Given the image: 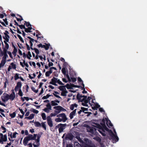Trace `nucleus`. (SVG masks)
I'll list each match as a JSON object with an SVG mask.
<instances>
[{
	"label": "nucleus",
	"instance_id": "nucleus-1",
	"mask_svg": "<svg viewBox=\"0 0 147 147\" xmlns=\"http://www.w3.org/2000/svg\"><path fill=\"white\" fill-rule=\"evenodd\" d=\"M102 129H101V130L98 129V131L103 136H105L106 134L105 133V130L108 131L109 133V134H110V131L111 129H109L105 125L103 127H102Z\"/></svg>",
	"mask_w": 147,
	"mask_h": 147
},
{
	"label": "nucleus",
	"instance_id": "nucleus-2",
	"mask_svg": "<svg viewBox=\"0 0 147 147\" xmlns=\"http://www.w3.org/2000/svg\"><path fill=\"white\" fill-rule=\"evenodd\" d=\"M87 96L85 95H81L79 93H78L77 95V98L79 101L81 102H84L85 99L87 98Z\"/></svg>",
	"mask_w": 147,
	"mask_h": 147
},
{
	"label": "nucleus",
	"instance_id": "nucleus-3",
	"mask_svg": "<svg viewBox=\"0 0 147 147\" xmlns=\"http://www.w3.org/2000/svg\"><path fill=\"white\" fill-rule=\"evenodd\" d=\"M9 94L5 92L3 93L2 96L1 97L2 101L3 102L7 101L9 99Z\"/></svg>",
	"mask_w": 147,
	"mask_h": 147
},
{
	"label": "nucleus",
	"instance_id": "nucleus-4",
	"mask_svg": "<svg viewBox=\"0 0 147 147\" xmlns=\"http://www.w3.org/2000/svg\"><path fill=\"white\" fill-rule=\"evenodd\" d=\"M110 134H109L113 140H115L116 142H118L119 139L116 134H114L111 130H110Z\"/></svg>",
	"mask_w": 147,
	"mask_h": 147
},
{
	"label": "nucleus",
	"instance_id": "nucleus-5",
	"mask_svg": "<svg viewBox=\"0 0 147 147\" xmlns=\"http://www.w3.org/2000/svg\"><path fill=\"white\" fill-rule=\"evenodd\" d=\"M89 132L93 134L97 135L98 133L96 131L97 129L96 127H90Z\"/></svg>",
	"mask_w": 147,
	"mask_h": 147
},
{
	"label": "nucleus",
	"instance_id": "nucleus-6",
	"mask_svg": "<svg viewBox=\"0 0 147 147\" xmlns=\"http://www.w3.org/2000/svg\"><path fill=\"white\" fill-rule=\"evenodd\" d=\"M74 136L71 133H68L66 135L65 139L66 140H72L74 138Z\"/></svg>",
	"mask_w": 147,
	"mask_h": 147
},
{
	"label": "nucleus",
	"instance_id": "nucleus-7",
	"mask_svg": "<svg viewBox=\"0 0 147 147\" xmlns=\"http://www.w3.org/2000/svg\"><path fill=\"white\" fill-rule=\"evenodd\" d=\"M67 124L66 123H60V127L59 129V133H61L63 131L64 129H65V127L66 126Z\"/></svg>",
	"mask_w": 147,
	"mask_h": 147
},
{
	"label": "nucleus",
	"instance_id": "nucleus-8",
	"mask_svg": "<svg viewBox=\"0 0 147 147\" xmlns=\"http://www.w3.org/2000/svg\"><path fill=\"white\" fill-rule=\"evenodd\" d=\"M41 137L40 135H38L37 136V139H36L35 140L36 141V144H33V146L34 147H38L40 145V139Z\"/></svg>",
	"mask_w": 147,
	"mask_h": 147
},
{
	"label": "nucleus",
	"instance_id": "nucleus-9",
	"mask_svg": "<svg viewBox=\"0 0 147 147\" xmlns=\"http://www.w3.org/2000/svg\"><path fill=\"white\" fill-rule=\"evenodd\" d=\"M47 120L48 125L50 127H52L53 125V121L51 118L50 117V116L47 117Z\"/></svg>",
	"mask_w": 147,
	"mask_h": 147
},
{
	"label": "nucleus",
	"instance_id": "nucleus-10",
	"mask_svg": "<svg viewBox=\"0 0 147 147\" xmlns=\"http://www.w3.org/2000/svg\"><path fill=\"white\" fill-rule=\"evenodd\" d=\"M76 110L77 109H75L70 113L69 117L71 119H72L73 118L74 116L75 115Z\"/></svg>",
	"mask_w": 147,
	"mask_h": 147
},
{
	"label": "nucleus",
	"instance_id": "nucleus-11",
	"mask_svg": "<svg viewBox=\"0 0 147 147\" xmlns=\"http://www.w3.org/2000/svg\"><path fill=\"white\" fill-rule=\"evenodd\" d=\"M61 117L62 118V119L63 120V122H65L67 119V117L66 115L64 113H61Z\"/></svg>",
	"mask_w": 147,
	"mask_h": 147
},
{
	"label": "nucleus",
	"instance_id": "nucleus-12",
	"mask_svg": "<svg viewBox=\"0 0 147 147\" xmlns=\"http://www.w3.org/2000/svg\"><path fill=\"white\" fill-rule=\"evenodd\" d=\"M105 119H106V124L107 126L109 127H110V126H113V125L111 122L110 121L106 118H105Z\"/></svg>",
	"mask_w": 147,
	"mask_h": 147
},
{
	"label": "nucleus",
	"instance_id": "nucleus-13",
	"mask_svg": "<svg viewBox=\"0 0 147 147\" xmlns=\"http://www.w3.org/2000/svg\"><path fill=\"white\" fill-rule=\"evenodd\" d=\"M24 29H25V31L27 33L31 32V30L32 29L34 30V29H33L32 27H28V28H26L25 27Z\"/></svg>",
	"mask_w": 147,
	"mask_h": 147
},
{
	"label": "nucleus",
	"instance_id": "nucleus-14",
	"mask_svg": "<svg viewBox=\"0 0 147 147\" xmlns=\"http://www.w3.org/2000/svg\"><path fill=\"white\" fill-rule=\"evenodd\" d=\"M57 107V106H55L53 107V108L54 109H56L54 111V112H55V113H56L57 115V114L61 112V111L60 109L59 108H56V107Z\"/></svg>",
	"mask_w": 147,
	"mask_h": 147
},
{
	"label": "nucleus",
	"instance_id": "nucleus-15",
	"mask_svg": "<svg viewBox=\"0 0 147 147\" xmlns=\"http://www.w3.org/2000/svg\"><path fill=\"white\" fill-rule=\"evenodd\" d=\"M51 81L49 82L50 84H52L53 83H57V79L56 78L53 77V78L51 79Z\"/></svg>",
	"mask_w": 147,
	"mask_h": 147
},
{
	"label": "nucleus",
	"instance_id": "nucleus-16",
	"mask_svg": "<svg viewBox=\"0 0 147 147\" xmlns=\"http://www.w3.org/2000/svg\"><path fill=\"white\" fill-rule=\"evenodd\" d=\"M9 99L11 100L12 101L16 97L15 94H11L10 95H9Z\"/></svg>",
	"mask_w": 147,
	"mask_h": 147
},
{
	"label": "nucleus",
	"instance_id": "nucleus-17",
	"mask_svg": "<svg viewBox=\"0 0 147 147\" xmlns=\"http://www.w3.org/2000/svg\"><path fill=\"white\" fill-rule=\"evenodd\" d=\"M78 106V105L76 103L71 104L70 106V109L71 110H73L74 109V107L77 108Z\"/></svg>",
	"mask_w": 147,
	"mask_h": 147
},
{
	"label": "nucleus",
	"instance_id": "nucleus-18",
	"mask_svg": "<svg viewBox=\"0 0 147 147\" xmlns=\"http://www.w3.org/2000/svg\"><path fill=\"white\" fill-rule=\"evenodd\" d=\"M34 114H31L28 117H25V119H28L30 120L34 118Z\"/></svg>",
	"mask_w": 147,
	"mask_h": 147
},
{
	"label": "nucleus",
	"instance_id": "nucleus-19",
	"mask_svg": "<svg viewBox=\"0 0 147 147\" xmlns=\"http://www.w3.org/2000/svg\"><path fill=\"white\" fill-rule=\"evenodd\" d=\"M94 124L96 125V126H94V125H93V126L94 127H97L99 129V130H101V129H102V126H101L98 123H94Z\"/></svg>",
	"mask_w": 147,
	"mask_h": 147
},
{
	"label": "nucleus",
	"instance_id": "nucleus-20",
	"mask_svg": "<svg viewBox=\"0 0 147 147\" xmlns=\"http://www.w3.org/2000/svg\"><path fill=\"white\" fill-rule=\"evenodd\" d=\"M46 45H43V48H44L46 50H48L49 48V47L50 46V44L49 43V44H46L45 43Z\"/></svg>",
	"mask_w": 147,
	"mask_h": 147
},
{
	"label": "nucleus",
	"instance_id": "nucleus-21",
	"mask_svg": "<svg viewBox=\"0 0 147 147\" xmlns=\"http://www.w3.org/2000/svg\"><path fill=\"white\" fill-rule=\"evenodd\" d=\"M58 89H59L61 91H63L64 90H66V89L65 88V86H61L58 87Z\"/></svg>",
	"mask_w": 147,
	"mask_h": 147
},
{
	"label": "nucleus",
	"instance_id": "nucleus-22",
	"mask_svg": "<svg viewBox=\"0 0 147 147\" xmlns=\"http://www.w3.org/2000/svg\"><path fill=\"white\" fill-rule=\"evenodd\" d=\"M28 141L29 140L26 138V137H25L23 141V143L24 145L25 146H26L27 145Z\"/></svg>",
	"mask_w": 147,
	"mask_h": 147
},
{
	"label": "nucleus",
	"instance_id": "nucleus-23",
	"mask_svg": "<svg viewBox=\"0 0 147 147\" xmlns=\"http://www.w3.org/2000/svg\"><path fill=\"white\" fill-rule=\"evenodd\" d=\"M68 93V92L67 90H64L62 91L61 93V95L63 96H66L67 95L66 94Z\"/></svg>",
	"mask_w": 147,
	"mask_h": 147
},
{
	"label": "nucleus",
	"instance_id": "nucleus-24",
	"mask_svg": "<svg viewBox=\"0 0 147 147\" xmlns=\"http://www.w3.org/2000/svg\"><path fill=\"white\" fill-rule=\"evenodd\" d=\"M34 125L36 127H41V124L40 122L38 121H36L34 122Z\"/></svg>",
	"mask_w": 147,
	"mask_h": 147
},
{
	"label": "nucleus",
	"instance_id": "nucleus-25",
	"mask_svg": "<svg viewBox=\"0 0 147 147\" xmlns=\"http://www.w3.org/2000/svg\"><path fill=\"white\" fill-rule=\"evenodd\" d=\"M1 138L3 142H5L7 141V135L5 134L2 137H1Z\"/></svg>",
	"mask_w": 147,
	"mask_h": 147
},
{
	"label": "nucleus",
	"instance_id": "nucleus-26",
	"mask_svg": "<svg viewBox=\"0 0 147 147\" xmlns=\"http://www.w3.org/2000/svg\"><path fill=\"white\" fill-rule=\"evenodd\" d=\"M26 138L29 141L33 140V135L32 134H29L28 136L26 137Z\"/></svg>",
	"mask_w": 147,
	"mask_h": 147
},
{
	"label": "nucleus",
	"instance_id": "nucleus-27",
	"mask_svg": "<svg viewBox=\"0 0 147 147\" xmlns=\"http://www.w3.org/2000/svg\"><path fill=\"white\" fill-rule=\"evenodd\" d=\"M17 134H18V133L16 132H15L13 133V135L12 136V133L11 132L10 134V136L11 138H16V135Z\"/></svg>",
	"mask_w": 147,
	"mask_h": 147
},
{
	"label": "nucleus",
	"instance_id": "nucleus-28",
	"mask_svg": "<svg viewBox=\"0 0 147 147\" xmlns=\"http://www.w3.org/2000/svg\"><path fill=\"white\" fill-rule=\"evenodd\" d=\"M93 139L99 142H100L101 141V139L98 136L94 137Z\"/></svg>",
	"mask_w": 147,
	"mask_h": 147
},
{
	"label": "nucleus",
	"instance_id": "nucleus-29",
	"mask_svg": "<svg viewBox=\"0 0 147 147\" xmlns=\"http://www.w3.org/2000/svg\"><path fill=\"white\" fill-rule=\"evenodd\" d=\"M50 96H53L52 95H50L49 94H47L46 96H43L42 98V99L44 100L46 99L49 98V97Z\"/></svg>",
	"mask_w": 147,
	"mask_h": 147
},
{
	"label": "nucleus",
	"instance_id": "nucleus-30",
	"mask_svg": "<svg viewBox=\"0 0 147 147\" xmlns=\"http://www.w3.org/2000/svg\"><path fill=\"white\" fill-rule=\"evenodd\" d=\"M32 55L30 52V51H28L27 56V58L29 59H30V58L32 57Z\"/></svg>",
	"mask_w": 147,
	"mask_h": 147
},
{
	"label": "nucleus",
	"instance_id": "nucleus-31",
	"mask_svg": "<svg viewBox=\"0 0 147 147\" xmlns=\"http://www.w3.org/2000/svg\"><path fill=\"white\" fill-rule=\"evenodd\" d=\"M13 69H16V65L13 62H12L10 64V65Z\"/></svg>",
	"mask_w": 147,
	"mask_h": 147
},
{
	"label": "nucleus",
	"instance_id": "nucleus-32",
	"mask_svg": "<svg viewBox=\"0 0 147 147\" xmlns=\"http://www.w3.org/2000/svg\"><path fill=\"white\" fill-rule=\"evenodd\" d=\"M56 108H59L60 109L61 111H66V110L64 108H63L62 107L60 106H57V107H56Z\"/></svg>",
	"mask_w": 147,
	"mask_h": 147
},
{
	"label": "nucleus",
	"instance_id": "nucleus-33",
	"mask_svg": "<svg viewBox=\"0 0 147 147\" xmlns=\"http://www.w3.org/2000/svg\"><path fill=\"white\" fill-rule=\"evenodd\" d=\"M45 122H42L41 123V126L46 130V126L45 124Z\"/></svg>",
	"mask_w": 147,
	"mask_h": 147
},
{
	"label": "nucleus",
	"instance_id": "nucleus-34",
	"mask_svg": "<svg viewBox=\"0 0 147 147\" xmlns=\"http://www.w3.org/2000/svg\"><path fill=\"white\" fill-rule=\"evenodd\" d=\"M19 74L16 73V74L14 76V79L15 80H16L19 79Z\"/></svg>",
	"mask_w": 147,
	"mask_h": 147
},
{
	"label": "nucleus",
	"instance_id": "nucleus-35",
	"mask_svg": "<svg viewBox=\"0 0 147 147\" xmlns=\"http://www.w3.org/2000/svg\"><path fill=\"white\" fill-rule=\"evenodd\" d=\"M17 49L16 48H14V49L13 50L12 52V53L13 54L14 56H16V53L17 52Z\"/></svg>",
	"mask_w": 147,
	"mask_h": 147
},
{
	"label": "nucleus",
	"instance_id": "nucleus-36",
	"mask_svg": "<svg viewBox=\"0 0 147 147\" xmlns=\"http://www.w3.org/2000/svg\"><path fill=\"white\" fill-rule=\"evenodd\" d=\"M30 111L36 114L38 113L39 112L38 111L36 110L33 108L31 109Z\"/></svg>",
	"mask_w": 147,
	"mask_h": 147
},
{
	"label": "nucleus",
	"instance_id": "nucleus-37",
	"mask_svg": "<svg viewBox=\"0 0 147 147\" xmlns=\"http://www.w3.org/2000/svg\"><path fill=\"white\" fill-rule=\"evenodd\" d=\"M55 121H56V122H61V121H63V120L62 119H61L59 118H56L55 119Z\"/></svg>",
	"mask_w": 147,
	"mask_h": 147
},
{
	"label": "nucleus",
	"instance_id": "nucleus-38",
	"mask_svg": "<svg viewBox=\"0 0 147 147\" xmlns=\"http://www.w3.org/2000/svg\"><path fill=\"white\" fill-rule=\"evenodd\" d=\"M41 116L42 118L44 120H45L46 119V117L45 114L44 113H43L41 114Z\"/></svg>",
	"mask_w": 147,
	"mask_h": 147
},
{
	"label": "nucleus",
	"instance_id": "nucleus-39",
	"mask_svg": "<svg viewBox=\"0 0 147 147\" xmlns=\"http://www.w3.org/2000/svg\"><path fill=\"white\" fill-rule=\"evenodd\" d=\"M10 116L11 117V118H14L16 115V113L15 112H13L12 113H11L9 114Z\"/></svg>",
	"mask_w": 147,
	"mask_h": 147
},
{
	"label": "nucleus",
	"instance_id": "nucleus-40",
	"mask_svg": "<svg viewBox=\"0 0 147 147\" xmlns=\"http://www.w3.org/2000/svg\"><path fill=\"white\" fill-rule=\"evenodd\" d=\"M27 37L30 40L29 41V43H32V42H33L34 41V39L31 38L30 37L28 36Z\"/></svg>",
	"mask_w": 147,
	"mask_h": 147
},
{
	"label": "nucleus",
	"instance_id": "nucleus-41",
	"mask_svg": "<svg viewBox=\"0 0 147 147\" xmlns=\"http://www.w3.org/2000/svg\"><path fill=\"white\" fill-rule=\"evenodd\" d=\"M65 86V87H66L68 89H72V88H71V84L70 85L69 84H67Z\"/></svg>",
	"mask_w": 147,
	"mask_h": 147
},
{
	"label": "nucleus",
	"instance_id": "nucleus-42",
	"mask_svg": "<svg viewBox=\"0 0 147 147\" xmlns=\"http://www.w3.org/2000/svg\"><path fill=\"white\" fill-rule=\"evenodd\" d=\"M51 105L52 106H56L58 105V104L54 100L51 101Z\"/></svg>",
	"mask_w": 147,
	"mask_h": 147
},
{
	"label": "nucleus",
	"instance_id": "nucleus-43",
	"mask_svg": "<svg viewBox=\"0 0 147 147\" xmlns=\"http://www.w3.org/2000/svg\"><path fill=\"white\" fill-rule=\"evenodd\" d=\"M18 94L20 96H23V94L21 89H19Z\"/></svg>",
	"mask_w": 147,
	"mask_h": 147
},
{
	"label": "nucleus",
	"instance_id": "nucleus-44",
	"mask_svg": "<svg viewBox=\"0 0 147 147\" xmlns=\"http://www.w3.org/2000/svg\"><path fill=\"white\" fill-rule=\"evenodd\" d=\"M17 36L19 38V39H20V40L21 41V42H22V43L24 42V41L22 37H21L20 35L18 34H17Z\"/></svg>",
	"mask_w": 147,
	"mask_h": 147
},
{
	"label": "nucleus",
	"instance_id": "nucleus-45",
	"mask_svg": "<svg viewBox=\"0 0 147 147\" xmlns=\"http://www.w3.org/2000/svg\"><path fill=\"white\" fill-rule=\"evenodd\" d=\"M24 22L25 23L24 24V25L26 24L27 27L30 26V27H31L32 25L30 24V23L28 22H27L26 21H25Z\"/></svg>",
	"mask_w": 147,
	"mask_h": 147
},
{
	"label": "nucleus",
	"instance_id": "nucleus-46",
	"mask_svg": "<svg viewBox=\"0 0 147 147\" xmlns=\"http://www.w3.org/2000/svg\"><path fill=\"white\" fill-rule=\"evenodd\" d=\"M6 61L2 59L1 61V63H0L2 65V66H4L5 63L6 62Z\"/></svg>",
	"mask_w": 147,
	"mask_h": 147
},
{
	"label": "nucleus",
	"instance_id": "nucleus-47",
	"mask_svg": "<svg viewBox=\"0 0 147 147\" xmlns=\"http://www.w3.org/2000/svg\"><path fill=\"white\" fill-rule=\"evenodd\" d=\"M26 40H28L27 39H26L25 40L26 42V46L27 49L29 51L30 49V47L29 45L26 42Z\"/></svg>",
	"mask_w": 147,
	"mask_h": 147
},
{
	"label": "nucleus",
	"instance_id": "nucleus-48",
	"mask_svg": "<svg viewBox=\"0 0 147 147\" xmlns=\"http://www.w3.org/2000/svg\"><path fill=\"white\" fill-rule=\"evenodd\" d=\"M4 42L5 45V47L4 48H6L7 49H8L9 47V45L7 42H6V41H4Z\"/></svg>",
	"mask_w": 147,
	"mask_h": 147
},
{
	"label": "nucleus",
	"instance_id": "nucleus-49",
	"mask_svg": "<svg viewBox=\"0 0 147 147\" xmlns=\"http://www.w3.org/2000/svg\"><path fill=\"white\" fill-rule=\"evenodd\" d=\"M61 71L63 74L64 75H65L66 74V71L65 70V67H63L62 68L61 70Z\"/></svg>",
	"mask_w": 147,
	"mask_h": 147
},
{
	"label": "nucleus",
	"instance_id": "nucleus-50",
	"mask_svg": "<svg viewBox=\"0 0 147 147\" xmlns=\"http://www.w3.org/2000/svg\"><path fill=\"white\" fill-rule=\"evenodd\" d=\"M46 107H47V108L48 109L51 110V104L50 103H49L46 105Z\"/></svg>",
	"mask_w": 147,
	"mask_h": 147
},
{
	"label": "nucleus",
	"instance_id": "nucleus-51",
	"mask_svg": "<svg viewBox=\"0 0 147 147\" xmlns=\"http://www.w3.org/2000/svg\"><path fill=\"white\" fill-rule=\"evenodd\" d=\"M8 56L7 54L4 55V56H3V57L2 58V59L6 61L7 58H8Z\"/></svg>",
	"mask_w": 147,
	"mask_h": 147
},
{
	"label": "nucleus",
	"instance_id": "nucleus-52",
	"mask_svg": "<svg viewBox=\"0 0 147 147\" xmlns=\"http://www.w3.org/2000/svg\"><path fill=\"white\" fill-rule=\"evenodd\" d=\"M34 50L35 51V52L37 55H38L39 53V50L36 48H34Z\"/></svg>",
	"mask_w": 147,
	"mask_h": 147
},
{
	"label": "nucleus",
	"instance_id": "nucleus-53",
	"mask_svg": "<svg viewBox=\"0 0 147 147\" xmlns=\"http://www.w3.org/2000/svg\"><path fill=\"white\" fill-rule=\"evenodd\" d=\"M24 88H26V92H28V89L29 88V86H28V85H26L24 86V87L23 88L24 89Z\"/></svg>",
	"mask_w": 147,
	"mask_h": 147
},
{
	"label": "nucleus",
	"instance_id": "nucleus-54",
	"mask_svg": "<svg viewBox=\"0 0 147 147\" xmlns=\"http://www.w3.org/2000/svg\"><path fill=\"white\" fill-rule=\"evenodd\" d=\"M18 87H20V89H21V86H22V83L21 82H18L17 83V85Z\"/></svg>",
	"mask_w": 147,
	"mask_h": 147
},
{
	"label": "nucleus",
	"instance_id": "nucleus-55",
	"mask_svg": "<svg viewBox=\"0 0 147 147\" xmlns=\"http://www.w3.org/2000/svg\"><path fill=\"white\" fill-rule=\"evenodd\" d=\"M31 89L35 93H37L38 92V90H36L35 88L33 87H31Z\"/></svg>",
	"mask_w": 147,
	"mask_h": 147
},
{
	"label": "nucleus",
	"instance_id": "nucleus-56",
	"mask_svg": "<svg viewBox=\"0 0 147 147\" xmlns=\"http://www.w3.org/2000/svg\"><path fill=\"white\" fill-rule=\"evenodd\" d=\"M57 83L61 85H63L64 84H63L61 81H60L59 79H57Z\"/></svg>",
	"mask_w": 147,
	"mask_h": 147
},
{
	"label": "nucleus",
	"instance_id": "nucleus-57",
	"mask_svg": "<svg viewBox=\"0 0 147 147\" xmlns=\"http://www.w3.org/2000/svg\"><path fill=\"white\" fill-rule=\"evenodd\" d=\"M81 109L83 112H84L85 111H88V109L87 108H85L84 107H81Z\"/></svg>",
	"mask_w": 147,
	"mask_h": 147
},
{
	"label": "nucleus",
	"instance_id": "nucleus-58",
	"mask_svg": "<svg viewBox=\"0 0 147 147\" xmlns=\"http://www.w3.org/2000/svg\"><path fill=\"white\" fill-rule=\"evenodd\" d=\"M0 111L2 112L0 113L3 116H4V117H5V115H4V114L3 113H2V112H4V111L3 109H1L0 108Z\"/></svg>",
	"mask_w": 147,
	"mask_h": 147
},
{
	"label": "nucleus",
	"instance_id": "nucleus-59",
	"mask_svg": "<svg viewBox=\"0 0 147 147\" xmlns=\"http://www.w3.org/2000/svg\"><path fill=\"white\" fill-rule=\"evenodd\" d=\"M19 26L20 28V29H24L25 28V27L24 24V25L22 24L21 25H19V26Z\"/></svg>",
	"mask_w": 147,
	"mask_h": 147
},
{
	"label": "nucleus",
	"instance_id": "nucleus-60",
	"mask_svg": "<svg viewBox=\"0 0 147 147\" xmlns=\"http://www.w3.org/2000/svg\"><path fill=\"white\" fill-rule=\"evenodd\" d=\"M74 144L75 146H76L77 147H79L80 146V144L78 142H75Z\"/></svg>",
	"mask_w": 147,
	"mask_h": 147
},
{
	"label": "nucleus",
	"instance_id": "nucleus-61",
	"mask_svg": "<svg viewBox=\"0 0 147 147\" xmlns=\"http://www.w3.org/2000/svg\"><path fill=\"white\" fill-rule=\"evenodd\" d=\"M50 110L47 109L46 108H45L43 110L45 112L47 113H49L50 112Z\"/></svg>",
	"mask_w": 147,
	"mask_h": 147
},
{
	"label": "nucleus",
	"instance_id": "nucleus-62",
	"mask_svg": "<svg viewBox=\"0 0 147 147\" xmlns=\"http://www.w3.org/2000/svg\"><path fill=\"white\" fill-rule=\"evenodd\" d=\"M57 114H56L55 112H54V113H51L50 116H50V117L51 118V117L54 116H55L57 115Z\"/></svg>",
	"mask_w": 147,
	"mask_h": 147
},
{
	"label": "nucleus",
	"instance_id": "nucleus-63",
	"mask_svg": "<svg viewBox=\"0 0 147 147\" xmlns=\"http://www.w3.org/2000/svg\"><path fill=\"white\" fill-rule=\"evenodd\" d=\"M23 63L24 64V65L26 66L27 67H29V65L27 63H26L25 61V60H24L23 61Z\"/></svg>",
	"mask_w": 147,
	"mask_h": 147
},
{
	"label": "nucleus",
	"instance_id": "nucleus-64",
	"mask_svg": "<svg viewBox=\"0 0 147 147\" xmlns=\"http://www.w3.org/2000/svg\"><path fill=\"white\" fill-rule=\"evenodd\" d=\"M95 107L96 109L99 108L100 107V105H99L98 103H96L95 105Z\"/></svg>",
	"mask_w": 147,
	"mask_h": 147
}]
</instances>
